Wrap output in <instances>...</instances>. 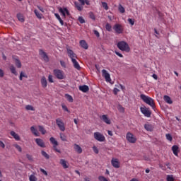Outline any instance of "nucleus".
I'll return each instance as SVG.
<instances>
[{
	"mask_svg": "<svg viewBox=\"0 0 181 181\" xmlns=\"http://www.w3.org/2000/svg\"><path fill=\"white\" fill-rule=\"evenodd\" d=\"M78 2H80V4L82 6H84V5L89 6L90 5V1L89 0H78Z\"/></svg>",
	"mask_w": 181,
	"mask_h": 181,
	"instance_id": "nucleus-30",
	"label": "nucleus"
},
{
	"mask_svg": "<svg viewBox=\"0 0 181 181\" xmlns=\"http://www.w3.org/2000/svg\"><path fill=\"white\" fill-rule=\"evenodd\" d=\"M26 158H28V160H33V158L30 154H27Z\"/></svg>",
	"mask_w": 181,
	"mask_h": 181,
	"instance_id": "nucleus-54",
	"label": "nucleus"
},
{
	"mask_svg": "<svg viewBox=\"0 0 181 181\" xmlns=\"http://www.w3.org/2000/svg\"><path fill=\"white\" fill-rule=\"evenodd\" d=\"M38 129L42 135H45L46 134V129H45V127H43V126H38Z\"/></svg>",
	"mask_w": 181,
	"mask_h": 181,
	"instance_id": "nucleus-32",
	"label": "nucleus"
},
{
	"mask_svg": "<svg viewBox=\"0 0 181 181\" xmlns=\"http://www.w3.org/2000/svg\"><path fill=\"white\" fill-rule=\"evenodd\" d=\"M14 148L18 151V152H22V147L19 146L18 144H13Z\"/></svg>",
	"mask_w": 181,
	"mask_h": 181,
	"instance_id": "nucleus-47",
	"label": "nucleus"
},
{
	"mask_svg": "<svg viewBox=\"0 0 181 181\" xmlns=\"http://www.w3.org/2000/svg\"><path fill=\"white\" fill-rule=\"evenodd\" d=\"M58 21H59V23H61L62 26H63V25H64V21H63L62 20V18L60 19H59Z\"/></svg>",
	"mask_w": 181,
	"mask_h": 181,
	"instance_id": "nucleus-64",
	"label": "nucleus"
},
{
	"mask_svg": "<svg viewBox=\"0 0 181 181\" xmlns=\"http://www.w3.org/2000/svg\"><path fill=\"white\" fill-rule=\"evenodd\" d=\"M0 146H1V148H5V144H4L3 142H2V141H0Z\"/></svg>",
	"mask_w": 181,
	"mask_h": 181,
	"instance_id": "nucleus-63",
	"label": "nucleus"
},
{
	"mask_svg": "<svg viewBox=\"0 0 181 181\" xmlns=\"http://www.w3.org/2000/svg\"><path fill=\"white\" fill-rule=\"evenodd\" d=\"M94 35L97 36L98 37H100V33L97 31L96 30H93Z\"/></svg>",
	"mask_w": 181,
	"mask_h": 181,
	"instance_id": "nucleus-55",
	"label": "nucleus"
},
{
	"mask_svg": "<svg viewBox=\"0 0 181 181\" xmlns=\"http://www.w3.org/2000/svg\"><path fill=\"white\" fill-rule=\"evenodd\" d=\"M118 11L120 12V13H125V8L121 4L119 5Z\"/></svg>",
	"mask_w": 181,
	"mask_h": 181,
	"instance_id": "nucleus-39",
	"label": "nucleus"
},
{
	"mask_svg": "<svg viewBox=\"0 0 181 181\" xmlns=\"http://www.w3.org/2000/svg\"><path fill=\"white\" fill-rule=\"evenodd\" d=\"M56 124L58 127V128L62 132H64L66 131V126L64 125V122H63V120L61 118L56 119Z\"/></svg>",
	"mask_w": 181,
	"mask_h": 181,
	"instance_id": "nucleus-5",
	"label": "nucleus"
},
{
	"mask_svg": "<svg viewBox=\"0 0 181 181\" xmlns=\"http://www.w3.org/2000/svg\"><path fill=\"white\" fill-rule=\"evenodd\" d=\"M113 29H114L115 32L116 33H118L119 35H120L121 33H122L124 32V28H122V25H121V24H115L113 26Z\"/></svg>",
	"mask_w": 181,
	"mask_h": 181,
	"instance_id": "nucleus-10",
	"label": "nucleus"
},
{
	"mask_svg": "<svg viewBox=\"0 0 181 181\" xmlns=\"http://www.w3.org/2000/svg\"><path fill=\"white\" fill-rule=\"evenodd\" d=\"M40 172H42V173H43L45 176H47V171L45 170V169L43 168H40Z\"/></svg>",
	"mask_w": 181,
	"mask_h": 181,
	"instance_id": "nucleus-53",
	"label": "nucleus"
},
{
	"mask_svg": "<svg viewBox=\"0 0 181 181\" xmlns=\"http://www.w3.org/2000/svg\"><path fill=\"white\" fill-rule=\"evenodd\" d=\"M34 13L38 19H42V18H43V14H42V13L39 12L37 10H34Z\"/></svg>",
	"mask_w": 181,
	"mask_h": 181,
	"instance_id": "nucleus-28",
	"label": "nucleus"
},
{
	"mask_svg": "<svg viewBox=\"0 0 181 181\" xmlns=\"http://www.w3.org/2000/svg\"><path fill=\"white\" fill-rule=\"evenodd\" d=\"M59 136H60V139L63 141V142H67V136H66V134L63 133H60Z\"/></svg>",
	"mask_w": 181,
	"mask_h": 181,
	"instance_id": "nucleus-29",
	"label": "nucleus"
},
{
	"mask_svg": "<svg viewBox=\"0 0 181 181\" xmlns=\"http://www.w3.org/2000/svg\"><path fill=\"white\" fill-rule=\"evenodd\" d=\"M74 149L76 153H83V148L77 144H74Z\"/></svg>",
	"mask_w": 181,
	"mask_h": 181,
	"instance_id": "nucleus-16",
	"label": "nucleus"
},
{
	"mask_svg": "<svg viewBox=\"0 0 181 181\" xmlns=\"http://www.w3.org/2000/svg\"><path fill=\"white\" fill-rule=\"evenodd\" d=\"M65 97H66L67 101H69V103H73L74 100H73L72 95H70L69 94H65Z\"/></svg>",
	"mask_w": 181,
	"mask_h": 181,
	"instance_id": "nucleus-34",
	"label": "nucleus"
},
{
	"mask_svg": "<svg viewBox=\"0 0 181 181\" xmlns=\"http://www.w3.org/2000/svg\"><path fill=\"white\" fill-rule=\"evenodd\" d=\"M140 110L141 114H144V117H147V118H150L152 112L148 110L146 107H140Z\"/></svg>",
	"mask_w": 181,
	"mask_h": 181,
	"instance_id": "nucleus-9",
	"label": "nucleus"
},
{
	"mask_svg": "<svg viewBox=\"0 0 181 181\" xmlns=\"http://www.w3.org/2000/svg\"><path fill=\"white\" fill-rule=\"evenodd\" d=\"M48 81L49 83H54V81H53V76L52 75L48 76Z\"/></svg>",
	"mask_w": 181,
	"mask_h": 181,
	"instance_id": "nucleus-51",
	"label": "nucleus"
},
{
	"mask_svg": "<svg viewBox=\"0 0 181 181\" xmlns=\"http://www.w3.org/2000/svg\"><path fill=\"white\" fill-rule=\"evenodd\" d=\"M25 110H27L28 111H35V107H33V106H32L30 105H28L25 107Z\"/></svg>",
	"mask_w": 181,
	"mask_h": 181,
	"instance_id": "nucleus-43",
	"label": "nucleus"
},
{
	"mask_svg": "<svg viewBox=\"0 0 181 181\" xmlns=\"http://www.w3.org/2000/svg\"><path fill=\"white\" fill-rule=\"evenodd\" d=\"M144 128L146 131H148L150 132H152L153 127H152V124H144Z\"/></svg>",
	"mask_w": 181,
	"mask_h": 181,
	"instance_id": "nucleus-25",
	"label": "nucleus"
},
{
	"mask_svg": "<svg viewBox=\"0 0 181 181\" xmlns=\"http://www.w3.org/2000/svg\"><path fill=\"white\" fill-rule=\"evenodd\" d=\"M126 139L130 144H135V142H136V137L129 132L127 133Z\"/></svg>",
	"mask_w": 181,
	"mask_h": 181,
	"instance_id": "nucleus-6",
	"label": "nucleus"
},
{
	"mask_svg": "<svg viewBox=\"0 0 181 181\" xmlns=\"http://www.w3.org/2000/svg\"><path fill=\"white\" fill-rule=\"evenodd\" d=\"M41 85L42 88H46V87H47V79H46L45 76L41 78Z\"/></svg>",
	"mask_w": 181,
	"mask_h": 181,
	"instance_id": "nucleus-19",
	"label": "nucleus"
},
{
	"mask_svg": "<svg viewBox=\"0 0 181 181\" xmlns=\"http://www.w3.org/2000/svg\"><path fill=\"white\" fill-rule=\"evenodd\" d=\"M59 12H60V13L62 14V16H63L64 18H66V13H65V11H64V10L63 9V8L60 7V8H59Z\"/></svg>",
	"mask_w": 181,
	"mask_h": 181,
	"instance_id": "nucleus-45",
	"label": "nucleus"
},
{
	"mask_svg": "<svg viewBox=\"0 0 181 181\" xmlns=\"http://www.w3.org/2000/svg\"><path fill=\"white\" fill-rule=\"evenodd\" d=\"M30 131H31L32 134H33V135H35V136H39L40 135V134L39 133L37 129H36V128H35V126H33L30 127Z\"/></svg>",
	"mask_w": 181,
	"mask_h": 181,
	"instance_id": "nucleus-22",
	"label": "nucleus"
},
{
	"mask_svg": "<svg viewBox=\"0 0 181 181\" xmlns=\"http://www.w3.org/2000/svg\"><path fill=\"white\" fill-rule=\"evenodd\" d=\"M60 165L64 168V169H67L69 168V165H67V161L64 159H61L60 160Z\"/></svg>",
	"mask_w": 181,
	"mask_h": 181,
	"instance_id": "nucleus-23",
	"label": "nucleus"
},
{
	"mask_svg": "<svg viewBox=\"0 0 181 181\" xmlns=\"http://www.w3.org/2000/svg\"><path fill=\"white\" fill-rule=\"evenodd\" d=\"M41 155H42L45 159H50V156H49V154H47L45 151H41Z\"/></svg>",
	"mask_w": 181,
	"mask_h": 181,
	"instance_id": "nucleus-37",
	"label": "nucleus"
},
{
	"mask_svg": "<svg viewBox=\"0 0 181 181\" xmlns=\"http://www.w3.org/2000/svg\"><path fill=\"white\" fill-rule=\"evenodd\" d=\"M105 29L107 32H111V30H112V26H111V24L107 23L105 25Z\"/></svg>",
	"mask_w": 181,
	"mask_h": 181,
	"instance_id": "nucleus-38",
	"label": "nucleus"
},
{
	"mask_svg": "<svg viewBox=\"0 0 181 181\" xmlns=\"http://www.w3.org/2000/svg\"><path fill=\"white\" fill-rule=\"evenodd\" d=\"M66 50L68 56L71 58V61L76 60V59H77V54H76L73 50L70 49L69 48H66Z\"/></svg>",
	"mask_w": 181,
	"mask_h": 181,
	"instance_id": "nucleus-13",
	"label": "nucleus"
},
{
	"mask_svg": "<svg viewBox=\"0 0 181 181\" xmlns=\"http://www.w3.org/2000/svg\"><path fill=\"white\" fill-rule=\"evenodd\" d=\"M102 76L105 78V81H107V83H111V76L110 75L108 71H107V70H102Z\"/></svg>",
	"mask_w": 181,
	"mask_h": 181,
	"instance_id": "nucleus-8",
	"label": "nucleus"
},
{
	"mask_svg": "<svg viewBox=\"0 0 181 181\" xmlns=\"http://www.w3.org/2000/svg\"><path fill=\"white\" fill-rule=\"evenodd\" d=\"M117 47L122 52H127V53H129V52L131 51V48H129V45L125 41H119V42H117Z\"/></svg>",
	"mask_w": 181,
	"mask_h": 181,
	"instance_id": "nucleus-2",
	"label": "nucleus"
},
{
	"mask_svg": "<svg viewBox=\"0 0 181 181\" xmlns=\"http://www.w3.org/2000/svg\"><path fill=\"white\" fill-rule=\"evenodd\" d=\"M10 71L14 74V76H18V72L16 71V68L13 65L10 66Z\"/></svg>",
	"mask_w": 181,
	"mask_h": 181,
	"instance_id": "nucleus-27",
	"label": "nucleus"
},
{
	"mask_svg": "<svg viewBox=\"0 0 181 181\" xmlns=\"http://www.w3.org/2000/svg\"><path fill=\"white\" fill-rule=\"evenodd\" d=\"M115 54H117V56H119V57H124V55H122V54L118 52L117 51L115 52Z\"/></svg>",
	"mask_w": 181,
	"mask_h": 181,
	"instance_id": "nucleus-60",
	"label": "nucleus"
},
{
	"mask_svg": "<svg viewBox=\"0 0 181 181\" xmlns=\"http://www.w3.org/2000/svg\"><path fill=\"white\" fill-rule=\"evenodd\" d=\"M35 142L38 146H40V148H46V144H45V142L42 139H36Z\"/></svg>",
	"mask_w": 181,
	"mask_h": 181,
	"instance_id": "nucleus-15",
	"label": "nucleus"
},
{
	"mask_svg": "<svg viewBox=\"0 0 181 181\" xmlns=\"http://www.w3.org/2000/svg\"><path fill=\"white\" fill-rule=\"evenodd\" d=\"M78 88L80 91H82V93H87L90 90V88H88V86L87 85L80 86Z\"/></svg>",
	"mask_w": 181,
	"mask_h": 181,
	"instance_id": "nucleus-18",
	"label": "nucleus"
},
{
	"mask_svg": "<svg viewBox=\"0 0 181 181\" xmlns=\"http://www.w3.org/2000/svg\"><path fill=\"white\" fill-rule=\"evenodd\" d=\"M29 180L30 181H37V177H36V176H35V174H32L29 177Z\"/></svg>",
	"mask_w": 181,
	"mask_h": 181,
	"instance_id": "nucleus-41",
	"label": "nucleus"
},
{
	"mask_svg": "<svg viewBox=\"0 0 181 181\" xmlns=\"http://www.w3.org/2000/svg\"><path fill=\"white\" fill-rule=\"evenodd\" d=\"M89 18L92 19V21H95V15L92 11L89 12Z\"/></svg>",
	"mask_w": 181,
	"mask_h": 181,
	"instance_id": "nucleus-44",
	"label": "nucleus"
},
{
	"mask_svg": "<svg viewBox=\"0 0 181 181\" xmlns=\"http://www.w3.org/2000/svg\"><path fill=\"white\" fill-rule=\"evenodd\" d=\"M100 119L107 124V125H111V119L108 118V115H103L100 116Z\"/></svg>",
	"mask_w": 181,
	"mask_h": 181,
	"instance_id": "nucleus-12",
	"label": "nucleus"
},
{
	"mask_svg": "<svg viewBox=\"0 0 181 181\" xmlns=\"http://www.w3.org/2000/svg\"><path fill=\"white\" fill-rule=\"evenodd\" d=\"M119 91V90L118 88H114V94H115V95H117V94H118Z\"/></svg>",
	"mask_w": 181,
	"mask_h": 181,
	"instance_id": "nucleus-62",
	"label": "nucleus"
},
{
	"mask_svg": "<svg viewBox=\"0 0 181 181\" xmlns=\"http://www.w3.org/2000/svg\"><path fill=\"white\" fill-rule=\"evenodd\" d=\"M72 63L74 65V67L75 69H76V70H80L81 67H80V64H78V62H77V60L76 59H72Z\"/></svg>",
	"mask_w": 181,
	"mask_h": 181,
	"instance_id": "nucleus-24",
	"label": "nucleus"
},
{
	"mask_svg": "<svg viewBox=\"0 0 181 181\" xmlns=\"http://www.w3.org/2000/svg\"><path fill=\"white\" fill-rule=\"evenodd\" d=\"M167 181H175V178L173 175H167Z\"/></svg>",
	"mask_w": 181,
	"mask_h": 181,
	"instance_id": "nucleus-46",
	"label": "nucleus"
},
{
	"mask_svg": "<svg viewBox=\"0 0 181 181\" xmlns=\"http://www.w3.org/2000/svg\"><path fill=\"white\" fill-rule=\"evenodd\" d=\"M140 98L142 99V100L146 103V104H148V105H150L153 108V110H155V100L152 99V98L149 96H146L144 94H141L140 95Z\"/></svg>",
	"mask_w": 181,
	"mask_h": 181,
	"instance_id": "nucleus-1",
	"label": "nucleus"
},
{
	"mask_svg": "<svg viewBox=\"0 0 181 181\" xmlns=\"http://www.w3.org/2000/svg\"><path fill=\"white\" fill-rule=\"evenodd\" d=\"M111 163L113 168H115L116 169L119 168V161L118 160V158H112Z\"/></svg>",
	"mask_w": 181,
	"mask_h": 181,
	"instance_id": "nucleus-14",
	"label": "nucleus"
},
{
	"mask_svg": "<svg viewBox=\"0 0 181 181\" xmlns=\"http://www.w3.org/2000/svg\"><path fill=\"white\" fill-rule=\"evenodd\" d=\"M78 21L80 22V23H86V20L81 16H79L78 18Z\"/></svg>",
	"mask_w": 181,
	"mask_h": 181,
	"instance_id": "nucleus-49",
	"label": "nucleus"
},
{
	"mask_svg": "<svg viewBox=\"0 0 181 181\" xmlns=\"http://www.w3.org/2000/svg\"><path fill=\"white\" fill-rule=\"evenodd\" d=\"M10 134L14 138V139H16V141H21V136H19V134H16L15 132L11 131Z\"/></svg>",
	"mask_w": 181,
	"mask_h": 181,
	"instance_id": "nucleus-21",
	"label": "nucleus"
},
{
	"mask_svg": "<svg viewBox=\"0 0 181 181\" xmlns=\"http://www.w3.org/2000/svg\"><path fill=\"white\" fill-rule=\"evenodd\" d=\"M74 5H75L76 9H78V11H83V6H81L80 4L75 2Z\"/></svg>",
	"mask_w": 181,
	"mask_h": 181,
	"instance_id": "nucleus-33",
	"label": "nucleus"
},
{
	"mask_svg": "<svg viewBox=\"0 0 181 181\" xmlns=\"http://www.w3.org/2000/svg\"><path fill=\"white\" fill-rule=\"evenodd\" d=\"M60 64H61L62 67H64L65 69L66 62H64V61H60Z\"/></svg>",
	"mask_w": 181,
	"mask_h": 181,
	"instance_id": "nucleus-57",
	"label": "nucleus"
},
{
	"mask_svg": "<svg viewBox=\"0 0 181 181\" xmlns=\"http://www.w3.org/2000/svg\"><path fill=\"white\" fill-rule=\"evenodd\" d=\"M39 54L40 56H41L45 63H47L49 62V57L47 56V54L45 51H43V49H39Z\"/></svg>",
	"mask_w": 181,
	"mask_h": 181,
	"instance_id": "nucleus-11",
	"label": "nucleus"
},
{
	"mask_svg": "<svg viewBox=\"0 0 181 181\" xmlns=\"http://www.w3.org/2000/svg\"><path fill=\"white\" fill-rule=\"evenodd\" d=\"M165 138L170 142H172V141H173V137H172V135H170V134H165Z\"/></svg>",
	"mask_w": 181,
	"mask_h": 181,
	"instance_id": "nucleus-40",
	"label": "nucleus"
},
{
	"mask_svg": "<svg viewBox=\"0 0 181 181\" xmlns=\"http://www.w3.org/2000/svg\"><path fill=\"white\" fill-rule=\"evenodd\" d=\"M17 18L20 22H25V18H23V15H22L21 13H18Z\"/></svg>",
	"mask_w": 181,
	"mask_h": 181,
	"instance_id": "nucleus-35",
	"label": "nucleus"
},
{
	"mask_svg": "<svg viewBox=\"0 0 181 181\" xmlns=\"http://www.w3.org/2000/svg\"><path fill=\"white\" fill-rule=\"evenodd\" d=\"M94 139L98 142H105V136L103 134L97 132L93 134Z\"/></svg>",
	"mask_w": 181,
	"mask_h": 181,
	"instance_id": "nucleus-4",
	"label": "nucleus"
},
{
	"mask_svg": "<svg viewBox=\"0 0 181 181\" xmlns=\"http://www.w3.org/2000/svg\"><path fill=\"white\" fill-rule=\"evenodd\" d=\"M49 141L53 145L54 151H55V152H58V153H62L60 149L57 148V146H59V142L56 141V139H54V137H50Z\"/></svg>",
	"mask_w": 181,
	"mask_h": 181,
	"instance_id": "nucleus-3",
	"label": "nucleus"
},
{
	"mask_svg": "<svg viewBox=\"0 0 181 181\" xmlns=\"http://www.w3.org/2000/svg\"><path fill=\"white\" fill-rule=\"evenodd\" d=\"M128 22L130 25H132V26H134V25H135V21L134 20H132V18H129Z\"/></svg>",
	"mask_w": 181,
	"mask_h": 181,
	"instance_id": "nucleus-52",
	"label": "nucleus"
},
{
	"mask_svg": "<svg viewBox=\"0 0 181 181\" xmlns=\"http://www.w3.org/2000/svg\"><path fill=\"white\" fill-rule=\"evenodd\" d=\"M15 65L16 66V67H18V69H21V67H22V63L21 62V60L16 59Z\"/></svg>",
	"mask_w": 181,
	"mask_h": 181,
	"instance_id": "nucleus-31",
	"label": "nucleus"
},
{
	"mask_svg": "<svg viewBox=\"0 0 181 181\" xmlns=\"http://www.w3.org/2000/svg\"><path fill=\"white\" fill-rule=\"evenodd\" d=\"M4 76H5V73L4 72V70H2L1 69H0V77H4Z\"/></svg>",
	"mask_w": 181,
	"mask_h": 181,
	"instance_id": "nucleus-58",
	"label": "nucleus"
},
{
	"mask_svg": "<svg viewBox=\"0 0 181 181\" xmlns=\"http://www.w3.org/2000/svg\"><path fill=\"white\" fill-rule=\"evenodd\" d=\"M164 101L167 103V104H173V101H172V99H170V97L168 95H164Z\"/></svg>",
	"mask_w": 181,
	"mask_h": 181,
	"instance_id": "nucleus-26",
	"label": "nucleus"
},
{
	"mask_svg": "<svg viewBox=\"0 0 181 181\" xmlns=\"http://www.w3.org/2000/svg\"><path fill=\"white\" fill-rule=\"evenodd\" d=\"M118 110L119 111V112H124L125 111V108H124V107L119 105L118 106Z\"/></svg>",
	"mask_w": 181,
	"mask_h": 181,
	"instance_id": "nucleus-50",
	"label": "nucleus"
},
{
	"mask_svg": "<svg viewBox=\"0 0 181 181\" xmlns=\"http://www.w3.org/2000/svg\"><path fill=\"white\" fill-rule=\"evenodd\" d=\"M93 152H95V153H98V148H97V147L96 146H93Z\"/></svg>",
	"mask_w": 181,
	"mask_h": 181,
	"instance_id": "nucleus-56",
	"label": "nucleus"
},
{
	"mask_svg": "<svg viewBox=\"0 0 181 181\" xmlns=\"http://www.w3.org/2000/svg\"><path fill=\"white\" fill-rule=\"evenodd\" d=\"M54 74L58 80H63V78H64V74L63 73V71L60 69H54Z\"/></svg>",
	"mask_w": 181,
	"mask_h": 181,
	"instance_id": "nucleus-7",
	"label": "nucleus"
},
{
	"mask_svg": "<svg viewBox=\"0 0 181 181\" xmlns=\"http://www.w3.org/2000/svg\"><path fill=\"white\" fill-rule=\"evenodd\" d=\"M102 6H103V8H105V11H108L109 7H108V4H107V2L102 1Z\"/></svg>",
	"mask_w": 181,
	"mask_h": 181,
	"instance_id": "nucleus-42",
	"label": "nucleus"
},
{
	"mask_svg": "<svg viewBox=\"0 0 181 181\" xmlns=\"http://www.w3.org/2000/svg\"><path fill=\"white\" fill-rule=\"evenodd\" d=\"M23 77L25 78H28V75H26V74L23 73V71H21L20 74L19 80H21L22 81Z\"/></svg>",
	"mask_w": 181,
	"mask_h": 181,
	"instance_id": "nucleus-36",
	"label": "nucleus"
},
{
	"mask_svg": "<svg viewBox=\"0 0 181 181\" xmlns=\"http://www.w3.org/2000/svg\"><path fill=\"white\" fill-rule=\"evenodd\" d=\"M37 8H38V9L43 13H45V8H43V7H40L39 6H37Z\"/></svg>",
	"mask_w": 181,
	"mask_h": 181,
	"instance_id": "nucleus-61",
	"label": "nucleus"
},
{
	"mask_svg": "<svg viewBox=\"0 0 181 181\" xmlns=\"http://www.w3.org/2000/svg\"><path fill=\"white\" fill-rule=\"evenodd\" d=\"M79 45L82 49H85V50H87L88 49V44H87V42L84 40H81L79 42Z\"/></svg>",
	"mask_w": 181,
	"mask_h": 181,
	"instance_id": "nucleus-17",
	"label": "nucleus"
},
{
	"mask_svg": "<svg viewBox=\"0 0 181 181\" xmlns=\"http://www.w3.org/2000/svg\"><path fill=\"white\" fill-rule=\"evenodd\" d=\"M62 107L64 111H66V112L70 113V110H69V108H67V106H66V105H62Z\"/></svg>",
	"mask_w": 181,
	"mask_h": 181,
	"instance_id": "nucleus-48",
	"label": "nucleus"
},
{
	"mask_svg": "<svg viewBox=\"0 0 181 181\" xmlns=\"http://www.w3.org/2000/svg\"><path fill=\"white\" fill-rule=\"evenodd\" d=\"M172 151H173V153L175 156H178V153H179V146H177V145H174L172 147Z\"/></svg>",
	"mask_w": 181,
	"mask_h": 181,
	"instance_id": "nucleus-20",
	"label": "nucleus"
},
{
	"mask_svg": "<svg viewBox=\"0 0 181 181\" xmlns=\"http://www.w3.org/2000/svg\"><path fill=\"white\" fill-rule=\"evenodd\" d=\"M64 12H65V14L66 13V15H70V12L69 11V10L67 9V8H64Z\"/></svg>",
	"mask_w": 181,
	"mask_h": 181,
	"instance_id": "nucleus-59",
	"label": "nucleus"
}]
</instances>
